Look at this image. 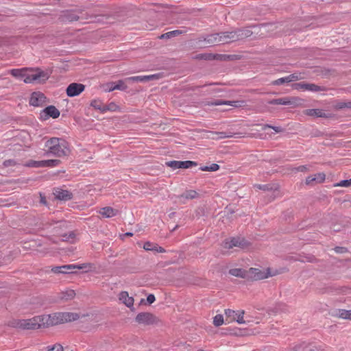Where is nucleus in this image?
Returning a JSON list of instances; mask_svg holds the SVG:
<instances>
[{"label":"nucleus","mask_w":351,"mask_h":351,"mask_svg":"<svg viewBox=\"0 0 351 351\" xmlns=\"http://www.w3.org/2000/svg\"><path fill=\"white\" fill-rule=\"evenodd\" d=\"M45 147L48 152L59 157L67 156L70 153L68 143L62 138H51L46 142Z\"/></svg>","instance_id":"7ed1b4c3"},{"label":"nucleus","mask_w":351,"mask_h":351,"mask_svg":"<svg viewBox=\"0 0 351 351\" xmlns=\"http://www.w3.org/2000/svg\"><path fill=\"white\" fill-rule=\"evenodd\" d=\"M9 73L17 79H23L26 84L33 82L43 83L49 77V73L47 71H43L40 69L24 67L21 69H14L9 71Z\"/></svg>","instance_id":"f257e3e1"},{"label":"nucleus","mask_w":351,"mask_h":351,"mask_svg":"<svg viewBox=\"0 0 351 351\" xmlns=\"http://www.w3.org/2000/svg\"><path fill=\"white\" fill-rule=\"evenodd\" d=\"M276 272H271L269 268H250L247 271V278L255 280L267 278L269 276L276 275Z\"/></svg>","instance_id":"423d86ee"},{"label":"nucleus","mask_w":351,"mask_h":351,"mask_svg":"<svg viewBox=\"0 0 351 351\" xmlns=\"http://www.w3.org/2000/svg\"><path fill=\"white\" fill-rule=\"evenodd\" d=\"M292 88L298 90H308L311 92H318L324 90V88L317 86L315 84L306 82L295 83L292 85Z\"/></svg>","instance_id":"1a4fd4ad"},{"label":"nucleus","mask_w":351,"mask_h":351,"mask_svg":"<svg viewBox=\"0 0 351 351\" xmlns=\"http://www.w3.org/2000/svg\"><path fill=\"white\" fill-rule=\"evenodd\" d=\"M154 250H156V251H157V252H165L164 249H163V248H162L161 247H160L159 248H158V247H156Z\"/></svg>","instance_id":"8fccbe9b"},{"label":"nucleus","mask_w":351,"mask_h":351,"mask_svg":"<svg viewBox=\"0 0 351 351\" xmlns=\"http://www.w3.org/2000/svg\"><path fill=\"white\" fill-rule=\"evenodd\" d=\"M256 186L258 189L264 190V191H269V190L274 189V193H276V191L277 189V186L274 187V186H271L270 184H263V185L258 184V185H256Z\"/></svg>","instance_id":"c9c22d12"},{"label":"nucleus","mask_w":351,"mask_h":351,"mask_svg":"<svg viewBox=\"0 0 351 351\" xmlns=\"http://www.w3.org/2000/svg\"><path fill=\"white\" fill-rule=\"evenodd\" d=\"M47 351H63V347L59 343H56L47 347Z\"/></svg>","instance_id":"4c0bfd02"},{"label":"nucleus","mask_w":351,"mask_h":351,"mask_svg":"<svg viewBox=\"0 0 351 351\" xmlns=\"http://www.w3.org/2000/svg\"><path fill=\"white\" fill-rule=\"evenodd\" d=\"M178 228V226H176V227L173 229V230H175Z\"/></svg>","instance_id":"6e6d98bb"},{"label":"nucleus","mask_w":351,"mask_h":351,"mask_svg":"<svg viewBox=\"0 0 351 351\" xmlns=\"http://www.w3.org/2000/svg\"><path fill=\"white\" fill-rule=\"evenodd\" d=\"M15 165H16V162L12 159L7 160L3 162V165L5 167L14 166Z\"/></svg>","instance_id":"a18cd8bd"},{"label":"nucleus","mask_w":351,"mask_h":351,"mask_svg":"<svg viewBox=\"0 0 351 351\" xmlns=\"http://www.w3.org/2000/svg\"><path fill=\"white\" fill-rule=\"evenodd\" d=\"M89 267L88 265H66L62 266L55 267L51 269V271L56 274H69L71 270L74 269H82Z\"/></svg>","instance_id":"9d476101"},{"label":"nucleus","mask_w":351,"mask_h":351,"mask_svg":"<svg viewBox=\"0 0 351 351\" xmlns=\"http://www.w3.org/2000/svg\"><path fill=\"white\" fill-rule=\"evenodd\" d=\"M47 103L46 97L43 93L34 92L32 94L29 104L35 107L43 106Z\"/></svg>","instance_id":"2eb2a0df"},{"label":"nucleus","mask_w":351,"mask_h":351,"mask_svg":"<svg viewBox=\"0 0 351 351\" xmlns=\"http://www.w3.org/2000/svg\"><path fill=\"white\" fill-rule=\"evenodd\" d=\"M335 186H341V187L350 186H351V178L350 180H341L339 183L336 184Z\"/></svg>","instance_id":"a19ab883"},{"label":"nucleus","mask_w":351,"mask_h":351,"mask_svg":"<svg viewBox=\"0 0 351 351\" xmlns=\"http://www.w3.org/2000/svg\"><path fill=\"white\" fill-rule=\"evenodd\" d=\"M118 106L114 103H110L108 106H104L102 108V112H106L108 110L110 111H116L118 109Z\"/></svg>","instance_id":"f704fd0d"},{"label":"nucleus","mask_w":351,"mask_h":351,"mask_svg":"<svg viewBox=\"0 0 351 351\" xmlns=\"http://www.w3.org/2000/svg\"><path fill=\"white\" fill-rule=\"evenodd\" d=\"M244 314H245V311L243 310L237 311H235L232 309L225 310V315L226 316V319L228 320V322L235 321L240 324L245 323V322L243 319Z\"/></svg>","instance_id":"0eeeda50"},{"label":"nucleus","mask_w":351,"mask_h":351,"mask_svg":"<svg viewBox=\"0 0 351 351\" xmlns=\"http://www.w3.org/2000/svg\"><path fill=\"white\" fill-rule=\"evenodd\" d=\"M287 77V80H288V82H293V81H297L299 80H302L304 78V77L302 76L301 73H293Z\"/></svg>","instance_id":"7c9ffc66"},{"label":"nucleus","mask_w":351,"mask_h":351,"mask_svg":"<svg viewBox=\"0 0 351 351\" xmlns=\"http://www.w3.org/2000/svg\"><path fill=\"white\" fill-rule=\"evenodd\" d=\"M106 90L108 92L113 91L114 90H125L127 88V86L125 84L123 80H119L117 82H109L106 85Z\"/></svg>","instance_id":"aec40b11"},{"label":"nucleus","mask_w":351,"mask_h":351,"mask_svg":"<svg viewBox=\"0 0 351 351\" xmlns=\"http://www.w3.org/2000/svg\"><path fill=\"white\" fill-rule=\"evenodd\" d=\"M216 136H213L212 138L213 139H218V138H224L226 137H230V136L226 135L224 132H217L213 134Z\"/></svg>","instance_id":"c03bdc74"},{"label":"nucleus","mask_w":351,"mask_h":351,"mask_svg":"<svg viewBox=\"0 0 351 351\" xmlns=\"http://www.w3.org/2000/svg\"><path fill=\"white\" fill-rule=\"evenodd\" d=\"M223 317L222 315H217L213 318V324L215 326H219L223 324Z\"/></svg>","instance_id":"473e14b6"},{"label":"nucleus","mask_w":351,"mask_h":351,"mask_svg":"<svg viewBox=\"0 0 351 351\" xmlns=\"http://www.w3.org/2000/svg\"><path fill=\"white\" fill-rule=\"evenodd\" d=\"M165 165L167 167H169L173 169H189L192 167H196L197 163L194 161L186 160V161H178V160H172L166 162Z\"/></svg>","instance_id":"9b49d317"},{"label":"nucleus","mask_w":351,"mask_h":351,"mask_svg":"<svg viewBox=\"0 0 351 351\" xmlns=\"http://www.w3.org/2000/svg\"><path fill=\"white\" fill-rule=\"evenodd\" d=\"M247 245V242L243 239L241 238H231L226 240L223 243V246L225 249H231L233 247L244 248Z\"/></svg>","instance_id":"4468645a"},{"label":"nucleus","mask_w":351,"mask_h":351,"mask_svg":"<svg viewBox=\"0 0 351 351\" xmlns=\"http://www.w3.org/2000/svg\"><path fill=\"white\" fill-rule=\"evenodd\" d=\"M324 181V177H308L305 183L307 185H313L314 183H322Z\"/></svg>","instance_id":"a878e982"},{"label":"nucleus","mask_w":351,"mask_h":351,"mask_svg":"<svg viewBox=\"0 0 351 351\" xmlns=\"http://www.w3.org/2000/svg\"><path fill=\"white\" fill-rule=\"evenodd\" d=\"M335 251L338 253H342L344 252V249L342 247H336Z\"/></svg>","instance_id":"09e8293b"},{"label":"nucleus","mask_w":351,"mask_h":351,"mask_svg":"<svg viewBox=\"0 0 351 351\" xmlns=\"http://www.w3.org/2000/svg\"><path fill=\"white\" fill-rule=\"evenodd\" d=\"M119 213V210L117 209H114L112 207L106 206L101 208L99 211V213L103 217L106 218L112 217L116 216Z\"/></svg>","instance_id":"4be33fe9"},{"label":"nucleus","mask_w":351,"mask_h":351,"mask_svg":"<svg viewBox=\"0 0 351 351\" xmlns=\"http://www.w3.org/2000/svg\"><path fill=\"white\" fill-rule=\"evenodd\" d=\"M237 34H239V40H240L250 36L252 34V32L248 29H238L237 30Z\"/></svg>","instance_id":"cd10ccee"},{"label":"nucleus","mask_w":351,"mask_h":351,"mask_svg":"<svg viewBox=\"0 0 351 351\" xmlns=\"http://www.w3.org/2000/svg\"><path fill=\"white\" fill-rule=\"evenodd\" d=\"M155 300H156L155 296L153 294H149L147 297V301L149 304L154 302Z\"/></svg>","instance_id":"49530a36"},{"label":"nucleus","mask_w":351,"mask_h":351,"mask_svg":"<svg viewBox=\"0 0 351 351\" xmlns=\"http://www.w3.org/2000/svg\"><path fill=\"white\" fill-rule=\"evenodd\" d=\"M72 351V350H71Z\"/></svg>","instance_id":"13d9d810"},{"label":"nucleus","mask_w":351,"mask_h":351,"mask_svg":"<svg viewBox=\"0 0 351 351\" xmlns=\"http://www.w3.org/2000/svg\"><path fill=\"white\" fill-rule=\"evenodd\" d=\"M197 351H204V350H197Z\"/></svg>","instance_id":"4d7b16f0"},{"label":"nucleus","mask_w":351,"mask_h":351,"mask_svg":"<svg viewBox=\"0 0 351 351\" xmlns=\"http://www.w3.org/2000/svg\"><path fill=\"white\" fill-rule=\"evenodd\" d=\"M43 318L42 315L35 316L31 319L19 320L16 326L23 329H36L43 327Z\"/></svg>","instance_id":"39448f33"},{"label":"nucleus","mask_w":351,"mask_h":351,"mask_svg":"<svg viewBox=\"0 0 351 351\" xmlns=\"http://www.w3.org/2000/svg\"><path fill=\"white\" fill-rule=\"evenodd\" d=\"M219 169V166L217 164L213 163L209 165H204L199 167V169L202 171H215Z\"/></svg>","instance_id":"bb28decb"},{"label":"nucleus","mask_w":351,"mask_h":351,"mask_svg":"<svg viewBox=\"0 0 351 351\" xmlns=\"http://www.w3.org/2000/svg\"><path fill=\"white\" fill-rule=\"evenodd\" d=\"M305 114L308 116L322 117L325 116V113L319 109H308L306 110Z\"/></svg>","instance_id":"393cba45"},{"label":"nucleus","mask_w":351,"mask_h":351,"mask_svg":"<svg viewBox=\"0 0 351 351\" xmlns=\"http://www.w3.org/2000/svg\"><path fill=\"white\" fill-rule=\"evenodd\" d=\"M43 327H49L65 322L77 320L80 316L77 313L71 312H58L49 315H43Z\"/></svg>","instance_id":"f03ea898"},{"label":"nucleus","mask_w":351,"mask_h":351,"mask_svg":"<svg viewBox=\"0 0 351 351\" xmlns=\"http://www.w3.org/2000/svg\"><path fill=\"white\" fill-rule=\"evenodd\" d=\"M156 246H154L153 243L150 242L145 243L143 248L147 251H152L155 250Z\"/></svg>","instance_id":"37998d69"},{"label":"nucleus","mask_w":351,"mask_h":351,"mask_svg":"<svg viewBox=\"0 0 351 351\" xmlns=\"http://www.w3.org/2000/svg\"><path fill=\"white\" fill-rule=\"evenodd\" d=\"M197 196V193L196 191L190 190V191H186L185 193H184L181 195L180 198H184V199H189L195 198Z\"/></svg>","instance_id":"c756f323"},{"label":"nucleus","mask_w":351,"mask_h":351,"mask_svg":"<svg viewBox=\"0 0 351 351\" xmlns=\"http://www.w3.org/2000/svg\"><path fill=\"white\" fill-rule=\"evenodd\" d=\"M215 55L210 53L199 54L197 56V58L204 59V60H212L216 58Z\"/></svg>","instance_id":"58836bf2"},{"label":"nucleus","mask_w":351,"mask_h":351,"mask_svg":"<svg viewBox=\"0 0 351 351\" xmlns=\"http://www.w3.org/2000/svg\"><path fill=\"white\" fill-rule=\"evenodd\" d=\"M311 166L310 165H300L298 167H292L291 165H288L286 167V171L284 173L287 174H308L311 173Z\"/></svg>","instance_id":"ddd939ff"},{"label":"nucleus","mask_w":351,"mask_h":351,"mask_svg":"<svg viewBox=\"0 0 351 351\" xmlns=\"http://www.w3.org/2000/svg\"><path fill=\"white\" fill-rule=\"evenodd\" d=\"M267 128H271L273 129L276 133H280L283 131V129L281 128V127H278V126H271L270 125H268V124H265L263 125V130H265Z\"/></svg>","instance_id":"ea45409f"},{"label":"nucleus","mask_w":351,"mask_h":351,"mask_svg":"<svg viewBox=\"0 0 351 351\" xmlns=\"http://www.w3.org/2000/svg\"><path fill=\"white\" fill-rule=\"evenodd\" d=\"M59 116L60 111L54 106H49L40 112V119L42 120H47L49 117L56 119Z\"/></svg>","instance_id":"f8f14e48"},{"label":"nucleus","mask_w":351,"mask_h":351,"mask_svg":"<svg viewBox=\"0 0 351 351\" xmlns=\"http://www.w3.org/2000/svg\"><path fill=\"white\" fill-rule=\"evenodd\" d=\"M119 299L123 302L126 306L130 308L134 304V299L132 297H130L128 293L126 291H122L120 293Z\"/></svg>","instance_id":"5701e85b"},{"label":"nucleus","mask_w":351,"mask_h":351,"mask_svg":"<svg viewBox=\"0 0 351 351\" xmlns=\"http://www.w3.org/2000/svg\"><path fill=\"white\" fill-rule=\"evenodd\" d=\"M229 273L234 276L237 277H241V278H245L247 277V271H245L242 269H231L229 271Z\"/></svg>","instance_id":"b1692460"},{"label":"nucleus","mask_w":351,"mask_h":351,"mask_svg":"<svg viewBox=\"0 0 351 351\" xmlns=\"http://www.w3.org/2000/svg\"><path fill=\"white\" fill-rule=\"evenodd\" d=\"M172 34H173V32H167L166 34H164L161 36V38H170L172 36Z\"/></svg>","instance_id":"de8ad7c7"},{"label":"nucleus","mask_w":351,"mask_h":351,"mask_svg":"<svg viewBox=\"0 0 351 351\" xmlns=\"http://www.w3.org/2000/svg\"><path fill=\"white\" fill-rule=\"evenodd\" d=\"M171 32H173L172 36H174L178 35V34H180V32H179V31H178V30H176V31H171Z\"/></svg>","instance_id":"3c124183"},{"label":"nucleus","mask_w":351,"mask_h":351,"mask_svg":"<svg viewBox=\"0 0 351 351\" xmlns=\"http://www.w3.org/2000/svg\"><path fill=\"white\" fill-rule=\"evenodd\" d=\"M90 106L95 109H98L102 112V108L104 106L99 100H93L90 103Z\"/></svg>","instance_id":"e433bc0d"},{"label":"nucleus","mask_w":351,"mask_h":351,"mask_svg":"<svg viewBox=\"0 0 351 351\" xmlns=\"http://www.w3.org/2000/svg\"><path fill=\"white\" fill-rule=\"evenodd\" d=\"M300 99L293 97H282L274 99L269 101V104L273 105H296L297 101Z\"/></svg>","instance_id":"6ab92c4d"},{"label":"nucleus","mask_w":351,"mask_h":351,"mask_svg":"<svg viewBox=\"0 0 351 351\" xmlns=\"http://www.w3.org/2000/svg\"><path fill=\"white\" fill-rule=\"evenodd\" d=\"M85 86L82 84L71 83L66 88V94L69 97L79 95L84 90Z\"/></svg>","instance_id":"dca6fc26"},{"label":"nucleus","mask_w":351,"mask_h":351,"mask_svg":"<svg viewBox=\"0 0 351 351\" xmlns=\"http://www.w3.org/2000/svg\"><path fill=\"white\" fill-rule=\"evenodd\" d=\"M287 77H281V78H279L275 81H274L272 82V84L273 85H280L283 83H285V82H289L288 80H287Z\"/></svg>","instance_id":"79ce46f5"},{"label":"nucleus","mask_w":351,"mask_h":351,"mask_svg":"<svg viewBox=\"0 0 351 351\" xmlns=\"http://www.w3.org/2000/svg\"><path fill=\"white\" fill-rule=\"evenodd\" d=\"M60 226H62V223H64V222H63V221H60Z\"/></svg>","instance_id":"5fc2aeb1"},{"label":"nucleus","mask_w":351,"mask_h":351,"mask_svg":"<svg viewBox=\"0 0 351 351\" xmlns=\"http://www.w3.org/2000/svg\"><path fill=\"white\" fill-rule=\"evenodd\" d=\"M60 162L58 160H30L25 163V166L28 167H55Z\"/></svg>","instance_id":"6e6552de"},{"label":"nucleus","mask_w":351,"mask_h":351,"mask_svg":"<svg viewBox=\"0 0 351 351\" xmlns=\"http://www.w3.org/2000/svg\"><path fill=\"white\" fill-rule=\"evenodd\" d=\"M205 40L211 45L228 43L239 40V34H237V31L213 34L208 36Z\"/></svg>","instance_id":"20e7f679"},{"label":"nucleus","mask_w":351,"mask_h":351,"mask_svg":"<svg viewBox=\"0 0 351 351\" xmlns=\"http://www.w3.org/2000/svg\"><path fill=\"white\" fill-rule=\"evenodd\" d=\"M156 320L154 315L149 313H141L136 317V321L141 324H151Z\"/></svg>","instance_id":"a211bd4d"},{"label":"nucleus","mask_w":351,"mask_h":351,"mask_svg":"<svg viewBox=\"0 0 351 351\" xmlns=\"http://www.w3.org/2000/svg\"><path fill=\"white\" fill-rule=\"evenodd\" d=\"M53 195L57 199L64 201L71 199L72 197V194L69 191L60 189H55Z\"/></svg>","instance_id":"412c9836"},{"label":"nucleus","mask_w":351,"mask_h":351,"mask_svg":"<svg viewBox=\"0 0 351 351\" xmlns=\"http://www.w3.org/2000/svg\"><path fill=\"white\" fill-rule=\"evenodd\" d=\"M238 103H239V101H222V100L218 99V100H216L215 102H213L212 104L215 105V106L225 104V105H229V106H234V107H237V106H239L237 105Z\"/></svg>","instance_id":"c85d7f7f"},{"label":"nucleus","mask_w":351,"mask_h":351,"mask_svg":"<svg viewBox=\"0 0 351 351\" xmlns=\"http://www.w3.org/2000/svg\"><path fill=\"white\" fill-rule=\"evenodd\" d=\"M161 77V75L160 73L149 75H139V76H133L130 77L125 79L127 82H147L154 80H158Z\"/></svg>","instance_id":"f3484780"},{"label":"nucleus","mask_w":351,"mask_h":351,"mask_svg":"<svg viewBox=\"0 0 351 351\" xmlns=\"http://www.w3.org/2000/svg\"><path fill=\"white\" fill-rule=\"evenodd\" d=\"M125 234H126L127 236H132V233H131V232H127Z\"/></svg>","instance_id":"864d4df0"},{"label":"nucleus","mask_w":351,"mask_h":351,"mask_svg":"<svg viewBox=\"0 0 351 351\" xmlns=\"http://www.w3.org/2000/svg\"><path fill=\"white\" fill-rule=\"evenodd\" d=\"M40 202L43 204H46V201L43 197H41Z\"/></svg>","instance_id":"603ef678"},{"label":"nucleus","mask_w":351,"mask_h":351,"mask_svg":"<svg viewBox=\"0 0 351 351\" xmlns=\"http://www.w3.org/2000/svg\"><path fill=\"white\" fill-rule=\"evenodd\" d=\"M338 316L343 319H351V311L344 309L339 310Z\"/></svg>","instance_id":"2f4dec72"},{"label":"nucleus","mask_w":351,"mask_h":351,"mask_svg":"<svg viewBox=\"0 0 351 351\" xmlns=\"http://www.w3.org/2000/svg\"><path fill=\"white\" fill-rule=\"evenodd\" d=\"M75 295V293L73 290H67L63 293L62 299L68 300L73 299Z\"/></svg>","instance_id":"72a5a7b5"}]
</instances>
